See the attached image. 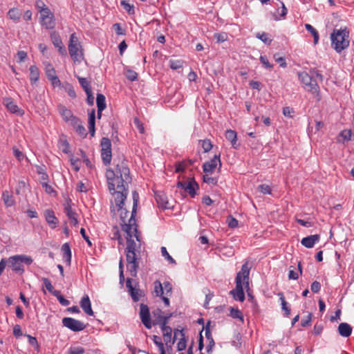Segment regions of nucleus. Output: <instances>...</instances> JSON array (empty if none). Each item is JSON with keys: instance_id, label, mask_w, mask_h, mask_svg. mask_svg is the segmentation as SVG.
Returning <instances> with one entry per match:
<instances>
[{"instance_id": "nucleus-1", "label": "nucleus", "mask_w": 354, "mask_h": 354, "mask_svg": "<svg viewBox=\"0 0 354 354\" xmlns=\"http://www.w3.org/2000/svg\"><path fill=\"white\" fill-rule=\"evenodd\" d=\"M106 178L110 193L113 197V202L118 211L120 212L121 220L124 223L122 230L127 233V247L125 249L127 268L132 277L137 275L139 268L140 252L137 249V244L132 239L135 236L140 241L134 214L138 201V194L133 192V206L129 223H125L128 212L124 208L129 190L128 184L131 182L129 168L124 164L117 165L115 170L109 169L106 171Z\"/></svg>"}, {"instance_id": "nucleus-2", "label": "nucleus", "mask_w": 354, "mask_h": 354, "mask_svg": "<svg viewBox=\"0 0 354 354\" xmlns=\"http://www.w3.org/2000/svg\"><path fill=\"white\" fill-rule=\"evenodd\" d=\"M250 270V268L248 263H245L242 265L241 270L236 274L235 279L236 287L230 292V295L236 301L243 302L245 300L243 288H249Z\"/></svg>"}, {"instance_id": "nucleus-3", "label": "nucleus", "mask_w": 354, "mask_h": 354, "mask_svg": "<svg viewBox=\"0 0 354 354\" xmlns=\"http://www.w3.org/2000/svg\"><path fill=\"white\" fill-rule=\"evenodd\" d=\"M331 46L337 53H341L349 46V32L344 29H334L330 35Z\"/></svg>"}, {"instance_id": "nucleus-4", "label": "nucleus", "mask_w": 354, "mask_h": 354, "mask_svg": "<svg viewBox=\"0 0 354 354\" xmlns=\"http://www.w3.org/2000/svg\"><path fill=\"white\" fill-rule=\"evenodd\" d=\"M6 260L8 268L19 274L24 273V265L30 266L33 262L32 258L26 254H15L6 258Z\"/></svg>"}, {"instance_id": "nucleus-5", "label": "nucleus", "mask_w": 354, "mask_h": 354, "mask_svg": "<svg viewBox=\"0 0 354 354\" xmlns=\"http://www.w3.org/2000/svg\"><path fill=\"white\" fill-rule=\"evenodd\" d=\"M297 75L299 81L304 84V89L316 97L317 100H319V86L317 81L313 78V75L306 71L299 72Z\"/></svg>"}, {"instance_id": "nucleus-6", "label": "nucleus", "mask_w": 354, "mask_h": 354, "mask_svg": "<svg viewBox=\"0 0 354 354\" xmlns=\"http://www.w3.org/2000/svg\"><path fill=\"white\" fill-rule=\"evenodd\" d=\"M68 52L74 62H80L84 59L83 49L75 32L70 36Z\"/></svg>"}, {"instance_id": "nucleus-7", "label": "nucleus", "mask_w": 354, "mask_h": 354, "mask_svg": "<svg viewBox=\"0 0 354 354\" xmlns=\"http://www.w3.org/2000/svg\"><path fill=\"white\" fill-rule=\"evenodd\" d=\"M101 157L103 163L108 165L112 159L111 142L108 138H102L100 142Z\"/></svg>"}, {"instance_id": "nucleus-8", "label": "nucleus", "mask_w": 354, "mask_h": 354, "mask_svg": "<svg viewBox=\"0 0 354 354\" xmlns=\"http://www.w3.org/2000/svg\"><path fill=\"white\" fill-rule=\"evenodd\" d=\"M62 324L72 331L79 332L86 328V325L81 321L72 317H64L62 319Z\"/></svg>"}, {"instance_id": "nucleus-9", "label": "nucleus", "mask_w": 354, "mask_h": 354, "mask_svg": "<svg viewBox=\"0 0 354 354\" xmlns=\"http://www.w3.org/2000/svg\"><path fill=\"white\" fill-rule=\"evenodd\" d=\"M176 186L178 188L184 189L192 198L195 197L196 195V190L199 188L198 185L193 178L186 182L179 181Z\"/></svg>"}, {"instance_id": "nucleus-10", "label": "nucleus", "mask_w": 354, "mask_h": 354, "mask_svg": "<svg viewBox=\"0 0 354 354\" xmlns=\"http://www.w3.org/2000/svg\"><path fill=\"white\" fill-rule=\"evenodd\" d=\"M140 318L141 319L142 323L144 326L148 328L151 329L152 327V324L151 322V315L149 312V307L144 304H141L140 306Z\"/></svg>"}, {"instance_id": "nucleus-11", "label": "nucleus", "mask_w": 354, "mask_h": 354, "mask_svg": "<svg viewBox=\"0 0 354 354\" xmlns=\"http://www.w3.org/2000/svg\"><path fill=\"white\" fill-rule=\"evenodd\" d=\"M64 213L70 220L71 223L74 226H77L79 223L78 221V214L75 209H73L71 207V200L67 201L64 204Z\"/></svg>"}, {"instance_id": "nucleus-12", "label": "nucleus", "mask_w": 354, "mask_h": 354, "mask_svg": "<svg viewBox=\"0 0 354 354\" xmlns=\"http://www.w3.org/2000/svg\"><path fill=\"white\" fill-rule=\"evenodd\" d=\"M220 157V154H216L209 161L205 162L203 165V171L205 173H212L217 167L218 164L219 165V168H221V162Z\"/></svg>"}, {"instance_id": "nucleus-13", "label": "nucleus", "mask_w": 354, "mask_h": 354, "mask_svg": "<svg viewBox=\"0 0 354 354\" xmlns=\"http://www.w3.org/2000/svg\"><path fill=\"white\" fill-rule=\"evenodd\" d=\"M126 286L128 288V291L129 295H131L133 301H138L141 297L143 296V292L139 288H136V287H133L131 283V279L127 278L126 282Z\"/></svg>"}, {"instance_id": "nucleus-14", "label": "nucleus", "mask_w": 354, "mask_h": 354, "mask_svg": "<svg viewBox=\"0 0 354 354\" xmlns=\"http://www.w3.org/2000/svg\"><path fill=\"white\" fill-rule=\"evenodd\" d=\"M50 39L53 44V45L57 48L59 53L60 55L66 56L67 55V52L66 48L64 47L62 41L59 35L54 31L50 34Z\"/></svg>"}, {"instance_id": "nucleus-15", "label": "nucleus", "mask_w": 354, "mask_h": 354, "mask_svg": "<svg viewBox=\"0 0 354 354\" xmlns=\"http://www.w3.org/2000/svg\"><path fill=\"white\" fill-rule=\"evenodd\" d=\"M44 216L50 227L51 229H55L59 223L58 218L55 216V212L50 209H47L44 211Z\"/></svg>"}, {"instance_id": "nucleus-16", "label": "nucleus", "mask_w": 354, "mask_h": 354, "mask_svg": "<svg viewBox=\"0 0 354 354\" xmlns=\"http://www.w3.org/2000/svg\"><path fill=\"white\" fill-rule=\"evenodd\" d=\"M80 307L83 311L88 315H93V311L91 308V303L89 297L87 295H84L80 302Z\"/></svg>"}, {"instance_id": "nucleus-17", "label": "nucleus", "mask_w": 354, "mask_h": 354, "mask_svg": "<svg viewBox=\"0 0 354 354\" xmlns=\"http://www.w3.org/2000/svg\"><path fill=\"white\" fill-rule=\"evenodd\" d=\"M180 337L179 339V341L177 343V350L179 351H182L186 348L187 346V341L185 339V334L183 330H176L174 331V338H176L178 337ZM175 342V339L172 341V344H174Z\"/></svg>"}, {"instance_id": "nucleus-18", "label": "nucleus", "mask_w": 354, "mask_h": 354, "mask_svg": "<svg viewBox=\"0 0 354 354\" xmlns=\"http://www.w3.org/2000/svg\"><path fill=\"white\" fill-rule=\"evenodd\" d=\"M4 104L6 105V108L12 113H15L19 115H22L24 113V111L21 109L11 98L5 99Z\"/></svg>"}, {"instance_id": "nucleus-19", "label": "nucleus", "mask_w": 354, "mask_h": 354, "mask_svg": "<svg viewBox=\"0 0 354 354\" xmlns=\"http://www.w3.org/2000/svg\"><path fill=\"white\" fill-rule=\"evenodd\" d=\"M320 239L319 234L308 236L301 239V243L307 248H312Z\"/></svg>"}, {"instance_id": "nucleus-20", "label": "nucleus", "mask_w": 354, "mask_h": 354, "mask_svg": "<svg viewBox=\"0 0 354 354\" xmlns=\"http://www.w3.org/2000/svg\"><path fill=\"white\" fill-rule=\"evenodd\" d=\"M2 200L3 201L4 205L7 207H12L15 204V200L12 194L8 190H5L3 192Z\"/></svg>"}, {"instance_id": "nucleus-21", "label": "nucleus", "mask_w": 354, "mask_h": 354, "mask_svg": "<svg viewBox=\"0 0 354 354\" xmlns=\"http://www.w3.org/2000/svg\"><path fill=\"white\" fill-rule=\"evenodd\" d=\"M162 331L163 339L165 342V344L167 347L171 348L172 342H171V334H172V328L170 326H166L160 328Z\"/></svg>"}, {"instance_id": "nucleus-22", "label": "nucleus", "mask_w": 354, "mask_h": 354, "mask_svg": "<svg viewBox=\"0 0 354 354\" xmlns=\"http://www.w3.org/2000/svg\"><path fill=\"white\" fill-rule=\"evenodd\" d=\"M353 133L351 129H344L340 131L337 138V142L344 143L351 140Z\"/></svg>"}, {"instance_id": "nucleus-23", "label": "nucleus", "mask_w": 354, "mask_h": 354, "mask_svg": "<svg viewBox=\"0 0 354 354\" xmlns=\"http://www.w3.org/2000/svg\"><path fill=\"white\" fill-rule=\"evenodd\" d=\"M352 327L347 323H341L338 326L339 334L344 337H349L352 333Z\"/></svg>"}, {"instance_id": "nucleus-24", "label": "nucleus", "mask_w": 354, "mask_h": 354, "mask_svg": "<svg viewBox=\"0 0 354 354\" xmlns=\"http://www.w3.org/2000/svg\"><path fill=\"white\" fill-rule=\"evenodd\" d=\"M171 314L165 315V313L162 311L158 310L157 324L160 326V328L166 326L168 321L171 317Z\"/></svg>"}, {"instance_id": "nucleus-25", "label": "nucleus", "mask_w": 354, "mask_h": 354, "mask_svg": "<svg viewBox=\"0 0 354 354\" xmlns=\"http://www.w3.org/2000/svg\"><path fill=\"white\" fill-rule=\"evenodd\" d=\"M57 109L59 113L65 122L69 120L72 116L74 115L72 111L64 105L59 104L57 106Z\"/></svg>"}, {"instance_id": "nucleus-26", "label": "nucleus", "mask_w": 354, "mask_h": 354, "mask_svg": "<svg viewBox=\"0 0 354 354\" xmlns=\"http://www.w3.org/2000/svg\"><path fill=\"white\" fill-rule=\"evenodd\" d=\"M95 111L92 109L88 113V130L92 137L95 135Z\"/></svg>"}, {"instance_id": "nucleus-27", "label": "nucleus", "mask_w": 354, "mask_h": 354, "mask_svg": "<svg viewBox=\"0 0 354 354\" xmlns=\"http://www.w3.org/2000/svg\"><path fill=\"white\" fill-rule=\"evenodd\" d=\"M30 71V80L32 84H35L39 79V68L33 65L29 68Z\"/></svg>"}, {"instance_id": "nucleus-28", "label": "nucleus", "mask_w": 354, "mask_h": 354, "mask_svg": "<svg viewBox=\"0 0 354 354\" xmlns=\"http://www.w3.org/2000/svg\"><path fill=\"white\" fill-rule=\"evenodd\" d=\"M225 137L229 141H230L232 147L234 149H237L238 146L236 145V141H237L236 133L233 130L228 129L225 132Z\"/></svg>"}, {"instance_id": "nucleus-29", "label": "nucleus", "mask_w": 354, "mask_h": 354, "mask_svg": "<svg viewBox=\"0 0 354 354\" xmlns=\"http://www.w3.org/2000/svg\"><path fill=\"white\" fill-rule=\"evenodd\" d=\"M205 337L208 341V344L206 347V351L207 353H209L212 351V348L214 346L215 343L209 328L205 329Z\"/></svg>"}, {"instance_id": "nucleus-30", "label": "nucleus", "mask_w": 354, "mask_h": 354, "mask_svg": "<svg viewBox=\"0 0 354 354\" xmlns=\"http://www.w3.org/2000/svg\"><path fill=\"white\" fill-rule=\"evenodd\" d=\"M96 103L97 107L99 109V111L104 110L106 106L105 96L102 93H97Z\"/></svg>"}, {"instance_id": "nucleus-31", "label": "nucleus", "mask_w": 354, "mask_h": 354, "mask_svg": "<svg viewBox=\"0 0 354 354\" xmlns=\"http://www.w3.org/2000/svg\"><path fill=\"white\" fill-rule=\"evenodd\" d=\"M62 250L63 252L64 259L70 264L71 259V251L68 243H64L62 247Z\"/></svg>"}, {"instance_id": "nucleus-32", "label": "nucleus", "mask_w": 354, "mask_h": 354, "mask_svg": "<svg viewBox=\"0 0 354 354\" xmlns=\"http://www.w3.org/2000/svg\"><path fill=\"white\" fill-rule=\"evenodd\" d=\"M21 14L19 10L15 8L10 9L8 12V16L14 21H19L21 18Z\"/></svg>"}, {"instance_id": "nucleus-33", "label": "nucleus", "mask_w": 354, "mask_h": 354, "mask_svg": "<svg viewBox=\"0 0 354 354\" xmlns=\"http://www.w3.org/2000/svg\"><path fill=\"white\" fill-rule=\"evenodd\" d=\"M152 340L154 344L158 348L160 354H166L164 344L161 341V338L157 335L152 336Z\"/></svg>"}, {"instance_id": "nucleus-34", "label": "nucleus", "mask_w": 354, "mask_h": 354, "mask_svg": "<svg viewBox=\"0 0 354 354\" xmlns=\"http://www.w3.org/2000/svg\"><path fill=\"white\" fill-rule=\"evenodd\" d=\"M156 200L158 205L164 209L169 208L168 201L165 194H156Z\"/></svg>"}, {"instance_id": "nucleus-35", "label": "nucleus", "mask_w": 354, "mask_h": 354, "mask_svg": "<svg viewBox=\"0 0 354 354\" xmlns=\"http://www.w3.org/2000/svg\"><path fill=\"white\" fill-rule=\"evenodd\" d=\"M40 22L46 29H53L55 27L54 15L48 17L46 19H42Z\"/></svg>"}, {"instance_id": "nucleus-36", "label": "nucleus", "mask_w": 354, "mask_h": 354, "mask_svg": "<svg viewBox=\"0 0 354 354\" xmlns=\"http://www.w3.org/2000/svg\"><path fill=\"white\" fill-rule=\"evenodd\" d=\"M305 28L309 32H310L312 34V35L313 36V39H314V41H313L314 44H317L318 43L319 39V33H318L317 30L313 26H311L309 24H306Z\"/></svg>"}, {"instance_id": "nucleus-37", "label": "nucleus", "mask_w": 354, "mask_h": 354, "mask_svg": "<svg viewBox=\"0 0 354 354\" xmlns=\"http://www.w3.org/2000/svg\"><path fill=\"white\" fill-rule=\"evenodd\" d=\"M120 5L129 15H133L135 14L134 6L130 4L127 0H122L120 1Z\"/></svg>"}, {"instance_id": "nucleus-38", "label": "nucleus", "mask_w": 354, "mask_h": 354, "mask_svg": "<svg viewBox=\"0 0 354 354\" xmlns=\"http://www.w3.org/2000/svg\"><path fill=\"white\" fill-rule=\"evenodd\" d=\"M154 293L156 297H162L164 295L163 286L158 280L154 282Z\"/></svg>"}, {"instance_id": "nucleus-39", "label": "nucleus", "mask_w": 354, "mask_h": 354, "mask_svg": "<svg viewBox=\"0 0 354 354\" xmlns=\"http://www.w3.org/2000/svg\"><path fill=\"white\" fill-rule=\"evenodd\" d=\"M78 81L85 93L91 90L90 82L86 78L78 77Z\"/></svg>"}, {"instance_id": "nucleus-40", "label": "nucleus", "mask_w": 354, "mask_h": 354, "mask_svg": "<svg viewBox=\"0 0 354 354\" xmlns=\"http://www.w3.org/2000/svg\"><path fill=\"white\" fill-rule=\"evenodd\" d=\"M214 38L216 40L217 43H222L227 40L228 35L225 32H216L214 35Z\"/></svg>"}, {"instance_id": "nucleus-41", "label": "nucleus", "mask_w": 354, "mask_h": 354, "mask_svg": "<svg viewBox=\"0 0 354 354\" xmlns=\"http://www.w3.org/2000/svg\"><path fill=\"white\" fill-rule=\"evenodd\" d=\"M160 251H161V254H162V256L167 260L169 261V263L173 264V265H176V261L173 259V257L168 253L167 250V248L164 246L161 247L160 248Z\"/></svg>"}, {"instance_id": "nucleus-42", "label": "nucleus", "mask_w": 354, "mask_h": 354, "mask_svg": "<svg viewBox=\"0 0 354 354\" xmlns=\"http://www.w3.org/2000/svg\"><path fill=\"white\" fill-rule=\"evenodd\" d=\"M42 281L46 287V288L48 290L49 292H50L53 296L55 295V292H58L59 290H54V288L50 282V281L46 277L42 278Z\"/></svg>"}, {"instance_id": "nucleus-43", "label": "nucleus", "mask_w": 354, "mask_h": 354, "mask_svg": "<svg viewBox=\"0 0 354 354\" xmlns=\"http://www.w3.org/2000/svg\"><path fill=\"white\" fill-rule=\"evenodd\" d=\"M279 295H280L281 308L284 311L285 315L288 316L290 314V309L288 306V303L286 302L285 297H283V295L282 293H281V294H279Z\"/></svg>"}, {"instance_id": "nucleus-44", "label": "nucleus", "mask_w": 354, "mask_h": 354, "mask_svg": "<svg viewBox=\"0 0 354 354\" xmlns=\"http://www.w3.org/2000/svg\"><path fill=\"white\" fill-rule=\"evenodd\" d=\"M45 72H46V75L48 80L50 79L51 77L57 75L55 68H53L52 64H50V63H48L46 65Z\"/></svg>"}, {"instance_id": "nucleus-45", "label": "nucleus", "mask_w": 354, "mask_h": 354, "mask_svg": "<svg viewBox=\"0 0 354 354\" xmlns=\"http://www.w3.org/2000/svg\"><path fill=\"white\" fill-rule=\"evenodd\" d=\"M169 63L171 69L177 70L183 67L184 62L182 59H171Z\"/></svg>"}, {"instance_id": "nucleus-46", "label": "nucleus", "mask_w": 354, "mask_h": 354, "mask_svg": "<svg viewBox=\"0 0 354 354\" xmlns=\"http://www.w3.org/2000/svg\"><path fill=\"white\" fill-rule=\"evenodd\" d=\"M256 37L262 41L264 44L270 45L272 42V39L268 37V34L266 32H258L256 35Z\"/></svg>"}, {"instance_id": "nucleus-47", "label": "nucleus", "mask_w": 354, "mask_h": 354, "mask_svg": "<svg viewBox=\"0 0 354 354\" xmlns=\"http://www.w3.org/2000/svg\"><path fill=\"white\" fill-rule=\"evenodd\" d=\"M230 316L234 319H239L241 322H243V316L242 313L239 309H234L233 308L230 310Z\"/></svg>"}, {"instance_id": "nucleus-48", "label": "nucleus", "mask_w": 354, "mask_h": 354, "mask_svg": "<svg viewBox=\"0 0 354 354\" xmlns=\"http://www.w3.org/2000/svg\"><path fill=\"white\" fill-rule=\"evenodd\" d=\"M201 142V147L205 153L209 152L212 149V144L211 141L208 139H205L203 140H200Z\"/></svg>"}, {"instance_id": "nucleus-49", "label": "nucleus", "mask_w": 354, "mask_h": 354, "mask_svg": "<svg viewBox=\"0 0 354 354\" xmlns=\"http://www.w3.org/2000/svg\"><path fill=\"white\" fill-rule=\"evenodd\" d=\"M279 2L281 5V10H279V9H278V10H277L280 17H274L275 20H280L281 18H284L286 16L287 12H288L287 8H286L283 2L281 1H279Z\"/></svg>"}, {"instance_id": "nucleus-50", "label": "nucleus", "mask_w": 354, "mask_h": 354, "mask_svg": "<svg viewBox=\"0 0 354 354\" xmlns=\"http://www.w3.org/2000/svg\"><path fill=\"white\" fill-rule=\"evenodd\" d=\"M76 131L77 133L81 136L82 138H86L87 136L86 130L85 127L82 125V123H80L77 127L74 128Z\"/></svg>"}, {"instance_id": "nucleus-51", "label": "nucleus", "mask_w": 354, "mask_h": 354, "mask_svg": "<svg viewBox=\"0 0 354 354\" xmlns=\"http://www.w3.org/2000/svg\"><path fill=\"white\" fill-rule=\"evenodd\" d=\"M55 297H57V299H58L59 302L64 306H67L69 305L70 304V301L65 299L60 293L59 291L58 292H55Z\"/></svg>"}, {"instance_id": "nucleus-52", "label": "nucleus", "mask_w": 354, "mask_h": 354, "mask_svg": "<svg viewBox=\"0 0 354 354\" xmlns=\"http://www.w3.org/2000/svg\"><path fill=\"white\" fill-rule=\"evenodd\" d=\"M258 190L263 194H271V187L266 184H261L258 186Z\"/></svg>"}, {"instance_id": "nucleus-53", "label": "nucleus", "mask_w": 354, "mask_h": 354, "mask_svg": "<svg viewBox=\"0 0 354 354\" xmlns=\"http://www.w3.org/2000/svg\"><path fill=\"white\" fill-rule=\"evenodd\" d=\"M119 279L120 283L123 284L124 281V264L122 259L121 258L119 262Z\"/></svg>"}, {"instance_id": "nucleus-54", "label": "nucleus", "mask_w": 354, "mask_h": 354, "mask_svg": "<svg viewBox=\"0 0 354 354\" xmlns=\"http://www.w3.org/2000/svg\"><path fill=\"white\" fill-rule=\"evenodd\" d=\"M293 266H290L288 272V279L290 280H297L299 278V274L294 270Z\"/></svg>"}, {"instance_id": "nucleus-55", "label": "nucleus", "mask_w": 354, "mask_h": 354, "mask_svg": "<svg viewBox=\"0 0 354 354\" xmlns=\"http://www.w3.org/2000/svg\"><path fill=\"white\" fill-rule=\"evenodd\" d=\"M85 350L82 346H73L71 347L68 350V354H83Z\"/></svg>"}, {"instance_id": "nucleus-56", "label": "nucleus", "mask_w": 354, "mask_h": 354, "mask_svg": "<svg viewBox=\"0 0 354 354\" xmlns=\"http://www.w3.org/2000/svg\"><path fill=\"white\" fill-rule=\"evenodd\" d=\"M259 60L266 68H267V69L272 68V67H273L272 64H271L269 62V61L266 55H261L259 57Z\"/></svg>"}, {"instance_id": "nucleus-57", "label": "nucleus", "mask_w": 354, "mask_h": 354, "mask_svg": "<svg viewBox=\"0 0 354 354\" xmlns=\"http://www.w3.org/2000/svg\"><path fill=\"white\" fill-rule=\"evenodd\" d=\"M163 286V290L164 292H165V295L167 296H171L172 292V286L169 281H164L163 283H162Z\"/></svg>"}, {"instance_id": "nucleus-58", "label": "nucleus", "mask_w": 354, "mask_h": 354, "mask_svg": "<svg viewBox=\"0 0 354 354\" xmlns=\"http://www.w3.org/2000/svg\"><path fill=\"white\" fill-rule=\"evenodd\" d=\"M39 12L41 14L40 20L46 19L48 17L53 15L48 8L41 10Z\"/></svg>"}, {"instance_id": "nucleus-59", "label": "nucleus", "mask_w": 354, "mask_h": 354, "mask_svg": "<svg viewBox=\"0 0 354 354\" xmlns=\"http://www.w3.org/2000/svg\"><path fill=\"white\" fill-rule=\"evenodd\" d=\"M65 90L66 91L68 95L71 97L75 98L76 97V93H75L73 87L72 86V85H71L70 84H66Z\"/></svg>"}, {"instance_id": "nucleus-60", "label": "nucleus", "mask_w": 354, "mask_h": 354, "mask_svg": "<svg viewBox=\"0 0 354 354\" xmlns=\"http://www.w3.org/2000/svg\"><path fill=\"white\" fill-rule=\"evenodd\" d=\"M66 122H68L70 124V125H71L73 129L77 127L78 124H80V123H81V120L80 118H78L77 117L75 116V115H73L72 118L68 120V121H66Z\"/></svg>"}, {"instance_id": "nucleus-61", "label": "nucleus", "mask_w": 354, "mask_h": 354, "mask_svg": "<svg viewBox=\"0 0 354 354\" xmlns=\"http://www.w3.org/2000/svg\"><path fill=\"white\" fill-rule=\"evenodd\" d=\"M310 289H311V291L314 293L319 292L321 290V283L317 281H313L311 283Z\"/></svg>"}, {"instance_id": "nucleus-62", "label": "nucleus", "mask_w": 354, "mask_h": 354, "mask_svg": "<svg viewBox=\"0 0 354 354\" xmlns=\"http://www.w3.org/2000/svg\"><path fill=\"white\" fill-rule=\"evenodd\" d=\"M203 181L209 185H216L217 183V179L209 176L207 174L203 176Z\"/></svg>"}, {"instance_id": "nucleus-63", "label": "nucleus", "mask_w": 354, "mask_h": 354, "mask_svg": "<svg viewBox=\"0 0 354 354\" xmlns=\"http://www.w3.org/2000/svg\"><path fill=\"white\" fill-rule=\"evenodd\" d=\"M126 76L128 80L131 81H135L138 78V73L132 70H128L126 73Z\"/></svg>"}, {"instance_id": "nucleus-64", "label": "nucleus", "mask_w": 354, "mask_h": 354, "mask_svg": "<svg viewBox=\"0 0 354 354\" xmlns=\"http://www.w3.org/2000/svg\"><path fill=\"white\" fill-rule=\"evenodd\" d=\"M13 154L19 161L22 160L24 157V153L15 147L13 148Z\"/></svg>"}]
</instances>
